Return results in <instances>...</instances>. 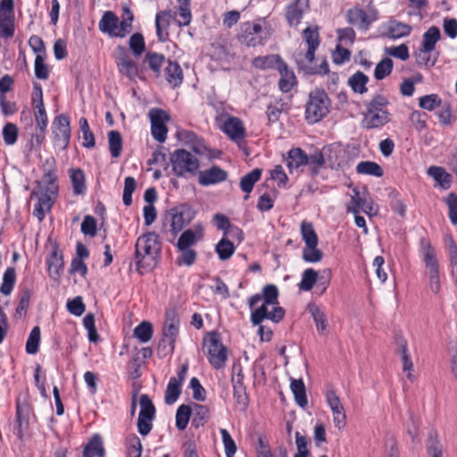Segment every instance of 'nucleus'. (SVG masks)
<instances>
[{
	"label": "nucleus",
	"instance_id": "nucleus-1",
	"mask_svg": "<svg viewBox=\"0 0 457 457\" xmlns=\"http://www.w3.org/2000/svg\"><path fill=\"white\" fill-rule=\"evenodd\" d=\"M46 165H49L43 175V182L46 184L42 187L39 180L36 181L37 190L30 193V197L37 199L33 210V215L37 217L39 222L43 221L46 213L50 212L59 194L58 177L56 175V163L54 157L46 160Z\"/></svg>",
	"mask_w": 457,
	"mask_h": 457
},
{
	"label": "nucleus",
	"instance_id": "nucleus-2",
	"mask_svg": "<svg viewBox=\"0 0 457 457\" xmlns=\"http://www.w3.org/2000/svg\"><path fill=\"white\" fill-rule=\"evenodd\" d=\"M278 287L274 284H267L262 287V294H255L248 299L250 309H253L260 301H263L261 306L251 312L250 320L253 325H260L264 320L278 323L285 318L286 311L281 306L273 307L272 312L268 310L269 305L278 304Z\"/></svg>",
	"mask_w": 457,
	"mask_h": 457
},
{
	"label": "nucleus",
	"instance_id": "nucleus-3",
	"mask_svg": "<svg viewBox=\"0 0 457 457\" xmlns=\"http://www.w3.org/2000/svg\"><path fill=\"white\" fill-rule=\"evenodd\" d=\"M162 252L159 235L148 231L141 235L135 245L134 259L138 273L152 271L157 265Z\"/></svg>",
	"mask_w": 457,
	"mask_h": 457
},
{
	"label": "nucleus",
	"instance_id": "nucleus-4",
	"mask_svg": "<svg viewBox=\"0 0 457 457\" xmlns=\"http://www.w3.org/2000/svg\"><path fill=\"white\" fill-rule=\"evenodd\" d=\"M195 214L196 211L187 203L175 205L162 214V230L166 231L169 224V231L176 237L195 219Z\"/></svg>",
	"mask_w": 457,
	"mask_h": 457
},
{
	"label": "nucleus",
	"instance_id": "nucleus-5",
	"mask_svg": "<svg viewBox=\"0 0 457 457\" xmlns=\"http://www.w3.org/2000/svg\"><path fill=\"white\" fill-rule=\"evenodd\" d=\"M331 101L323 88H315L309 93L305 104L304 118L308 124H315L330 112Z\"/></svg>",
	"mask_w": 457,
	"mask_h": 457
},
{
	"label": "nucleus",
	"instance_id": "nucleus-6",
	"mask_svg": "<svg viewBox=\"0 0 457 457\" xmlns=\"http://www.w3.org/2000/svg\"><path fill=\"white\" fill-rule=\"evenodd\" d=\"M204 345L207 346L206 355L210 365L215 370L223 369L228 358V349L221 342V334L217 330L207 332Z\"/></svg>",
	"mask_w": 457,
	"mask_h": 457
},
{
	"label": "nucleus",
	"instance_id": "nucleus-7",
	"mask_svg": "<svg viewBox=\"0 0 457 457\" xmlns=\"http://www.w3.org/2000/svg\"><path fill=\"white\" fill-rule=\"evenodd\" d=\"M301 235L305 243L303 250V260L309 263L320 262L323 258V253L318 248L319 237L312 222L303 221L301 223Z\"/></svg>",
	"mask_w": 457,
	"mask_h": 457
},
{
	"label": "nucleus",
	"instance_id": "nucleus-8",
	"mask_svg": "<svg viewBox=\"0 0 457 457\" xmlns=\"http://www.w3.org/2000/svg\"><path fill=\"white\" fill-rule=\"evenodd\" d=\"M420 246L423 253V262L428 270L429 288L434 294H438L441 290L439 263L436 256V250L429 240L422 237Z\"/></svg>",
	"mask_w": 457,
	"mask_h": 457
},
{
	"label": "nucleus",
	"instance_id": "nucleus-9",
	"mask_svg": "<svg viewBox=\"0 0 457 457\" xmlns=\"http://www.w3.org/2000/svg\"><path fill=\"white\" fill-rule=\"evenodd\" d=\"M170 163L177 177H184L186 172L195 175L200 167L199 160L185 149L175 150L170 154Z\"/></svg>",
	"mask_w": 457,
	"mask_h": 457
},
{
	"label": "nucleus",
	"instance_id": "nucleus-10",
	"mask_svg": "<svg viewBox=\"0 0 457 457\" xmlns=\"http://www.w3.org/2000/svg\"><path fill=\"white\" fill-rule=\"evenodd\" d=\"M114 61L119 72L130 81L137 78L143 79V71L138 64L130 58L128 49L124 46H117L113 52Z\"/></svg>",
	"mask_w": 457,
	"mask_h": 457
},
{
	"label": "nucleus",
	"instance_id": "nucleus-11",
	"mask_svg": "<svg viewBox=\"0 0 457 457\" xmlns=\"http://www.w3.org/2000/svg\"><path fill=\"white\" fill-rule=\"evenodd\" d=\"M139 405L140 411L137 421V431L142 436H146L153 429L156 409L152 399L145 394L140 395Z\"/></svg>",
	"mask_w": 457,
	"mask_h": 457
},
{
	"label": "nucleus",
	"instance_id": "nucleus-12",
	"mask_svg": "<svg viewBox=\"0 0 457 457\" xmlns=\"http://www.w3.org/2000/svg\"><path fill=\"white\" fill-rule=\"evenodd\" d=\"M52 133L54 145L61 150H66L71 137V120L66 113L55 116L53 121Z\"/></svg>",
	"mask_w": 457,
	"mask_h": 457
},
{
	"label": "nucleus",
	"instance_id": "nucleus-13",
	"mask_svg": "<svg viewBox=\"0 0 457 457\" xmlns=\"http://www.w3.org/2000/svg\"><path fill=\"white\" fill-rule=\"evenodd\" d=\"M262 24L249 21L241 24L240 31L237 35V40L246 47H256L266 45V37H262Z\"/></svg>",
	"mask_w": 457,
	"mask_h": 457
},
{
	"label": "nucleus",
	"instance_id": "nucleus-14",
	"mask_svg": "<svg viewBox=\"0 0 457 457\" xmlns=\"http://www.w3.org/2000/svg\"><path fill=\"white\" fill-rule=\"evenodd\" d=\"M14 0L0 1V36L11 38L14 35Z\"/></svg>",
	"mask_w": 457,
	"mask_h": 457
},
{
	"label": "nucleus",
	"instance_id": "nucleus-15",
	"mask_svg": "<svg viewBox=\"0 0 457 457\" xmlns=\"http://www.w3.org/2000/svg\"><path fill=\"white\" fill-rule=\"evenodd\" d=\"M46 262L49 277L56 285H60L61 277L64 270V257L57 242L53 244L52 250L47 255Z\"/></svg>",
	"mask_w": 457,
	"mask_h": 457
},
{
	"label": "nucleus",
	"instance_id": "nucleus-16",
	"mask_svg": "<svg viewBox=\"0 0 457 457\" xmlns=\"http://www.w3.org/2000/svg\"><path fill=\"white\" fill-rule=\"evenodd\" d=\"M378 19V12L375 8L365 12L360 7L349 9L346 12V20L349 24L359 25L360 29L368 30L371 24Z\"/></svg>",
	"mask_w": 457,
	"mask_h": 457
},
{
	"label": "nucleus",
	"instance_id": "nucleus-17",
	"mask_svg": "<svg viewBox=\"0 0 457 457\" xmlns=\"http://www.w3.org/2000/svg\"><path fill=\"white\" fill-rule=\"evenodd\" d=\"M31 405L29 403H21L16 401L15 420L13 425V433L18 439L23 440L25 433L29 428V414Z\"/></svg>",
	"mask_w": 457,
	"mask_h": 457
},
{
	"label": "nucleus",
	"instance_id": "nucleus-18",
	"mask_svg": "<svg viewBox=\"0 0 457 457\" xmlns=\"http://www.w3.org/2000/svg\"><path fill=\"white\" fill-rule=\"evenodd\" d=\"M308 155L303 149L293 147L282 154V160L286 163L289 173L292 174L296 171L299 174L303 171L302 168L307 164Z\"/></svg>",
	"mask_w": 457,
	"mask_h": 457
},
{
	"label": "nucleus",
	"instance_id": "nucleus-19",
	"mask_svg": "<svg viewBox=\"0 0 457 457\" xmlns=\"http://www.w3.org/2000/svg\"><path fill=\"white\" fill-rule=\"evenodd\" d=\"M326 401L332 411L335 427L338 429L344 428L346 425V415L335 390L327 391Z\"/></svg>",
	"mask_w": 457,
	"mask_h": 457
},
{
	"label": "nucleus",
	"instance_id": "nucleus-20",
	"mask_svg": "<svg viewBox=\"0 0 457 457\" xmlns=\"http://www.w3.org/2000/svg\"><path fill=\"white\" fill-rule=\"evenodd\" d=\"M310 9L309 0H293L285 8V18L288 26L300 24L303 14Z\"/></svg>",
	"mask_w": 457,
	"mask_h": 457
},
{
	"label": "nucleus",
	"instance_id": "nucleus-21",
	"mask_svg": "<svg viewBox=\"0 0 457 457\" xmlns=\"http://www.w3.org/2000/svg\"><path fill=\"white\" fill-rule=\"evenodd\" d=\"M99 30L111 37L123 38L126 35H120V20L112 11L104 12L98 24Z\"/></svg>",
	"mask_w": 457,
	"mask_h": 457
},
{
	"label": "nucleus",
	"instance_id": "nucleus-22",
	"mask_svg": "<svg viewBox=\"0 0 457 457\" xmlns=\"http://www.w3.org/2000/svg\"><path fill=\"white\" fill-rule=\"evenodd\" d=\"M228 172L218 165L198 172V183L203 187L215 185L227 180Z\"/></svg>",
	"mask_w": 457,
	"mask_h": 457
},
{
	"label": "nucleus",
	"instance_id": "nucleus-23",
	"mask_svg": "<svg viewBox=\"0 0 457 457\" xmlns=\"http://www.w3.org/2000/svg\"><path fill=\"white\" fill-rule=\"evenodd\" d=\"M222 131L228 137L240 145V142L245 137V129L242 120L235 116H229L224 122Z\"/></svg>",
	"mask_w": 457,
	"mask_h": 457
},
{
	"label": "nucleus",
	"instance_id": "nucleus-24",
	"mask_svg": "<svg viewBox=\"0 0 457 457\" xmlns=\"http://www.w3.org/2000/svg\"><path fill=\"white\" fill-rule=\"evenodd\" d=\"M179 331V319L176 310H169L165 313V322L162 336L170 338V345L175 344Z\"/></svg>",
	"mask_w": 457,
	"mask_h": 457
},
{
	"label": "nucleus",
	"instance_id": "nucleus-25",
	"mask_svg": "<svg viewBox=\"0 0 457 457\" xmlns=\"http://www.w3.org/2000/svg\"><path fill=\"white\" fill-rule=\"evenodd\" d=\"M390 116L391 113L387 110L382 111V112H374L370 113L366 111L361 126L366 129L382 128L390 121Z\"/></svg>",
	"mask_w": 457,
	"mask_h": 457
},
{
	"label": "nucleus",
	"instance_id": "nucleus-26",
	"mask_svg": "<svg viewBox=\"0 0 457 457\" xmlns=\"http://www.w3.org/2000/svg\"><path fill=\"white\" fill-rule=\"evenodd\" d=\"M306 309L314 320L318 334L320 336L328 335V321L325 312L314 303H310Z\"/></svg>",
	"mask_w": 457,
	"mask_h": 457
},
{
	"label": "nucleus",
	"instance_id": "nucleus-27",
	"mask_svg": "<svg viewBox=\"0 0 457 457\" xmlns=\"http://www.w3.org/2000/svg\"><path fill=\"white\" fill-rule=\"evenodd\" d=\"M280 74L278 80V88L283 93L290 92L293 87L297 84V79L293 70L289 69L287 63L285 62L280 68H278Z\"/></svg>",
	"mask_w": 457,
	"mask_h": 457
},
{
	"label": "nucleus",
	"instance_id": "nucleus-28",
	"mask_svg": "<svg viewBox=\"0 0 457 457\" xmlns=\"http://www.w3.org/2000/svg\"><path fill=\"white\" fill-rule=\"evenodd\" d=\"M209 56L212 61L220 63H230L234 59L235 54L231 53L230 46L228 45L214 42L211 44V52Z\"/></svg>",
	"mask_w": 457,
	"mask_h": 457
},
{
	"label": "nucleus",
	"instance_id": "nucleus-29",
	"mask_svg": "<svg viewBox=\"0 0 457 457\" xmlns=\"http://www.w3.org/2000/svg\"><path fill=\"white\" fill-rule=\"evenodd\" d=\"M285 62L279 54H267L265 56L254 57L252 61V65L258 70L265 71L273 69L278 71V68Z\"/></svg>",
	"mask_w": 457,
	"mask_h": 457
},
{
	"label": "nucleus",
	"instance_id": "nucleus-30",
	"mask_svg": "<svg viewBox=\"0 0 457 457\" xmlns=\"http://www.w3.org/2000/svg\"><path fill=\"white\" fill-rule=\"evenodd\" d=\"M164 75L167 82L173 87H179L183 82V71L177 61L167 60Z\"/></svg>",
	"mask_w": 457,
	"mask_h": 457
},
{
	"label": "nucleus",
	"instance_id": "nucleus-31",
	"mask_svg": "<svg viewBox=\"0 0 457 457\" xmlns=\"http://www.w3.org/2000/svg\"><path fill=\"white\" fill-rule=\"evenodd\" d=\"M296 68L299 72H303L304 76L313 75H328L330 73L328 62L324 59L319 66H311L305 63L302 59L296 60Z\"/></svg>",
	"mask_w": 457,
	"mask_h": 457
},
{
	"label": "nucleus",
	"instance_id": "nucleus-32",
	"mask_svg": "<svg viewBox=\"0 0 457 457\" xmlns=\"http://www.w3.org/2000/svg\"><path fill=\"white\" fill-rule=\"evenodd\" d=\"M428 174L445 190L452 186L453 177L445 168L440 166H430Z\"/></svg>",
	"mask_w": 457,
	"mask_h": 457
},
{
	"label": "nucleus",
	"instance_id": "nucleus-33",
	"mask_svg": "<svg viewBox=\"0 0 457 457\" xmlns=\"http://www.w3.org/2000/svg\"><path fill=\"white\" fill-rule=\"evenodd\" d=\"M104 455L102 437L99 434H95L84 447L83 457H104Z\"/></svg>",
	"mask_w": 457,
	"mask_h": 457
},
{
	"label": "nucleus",
	"instance_id": "nucleus-34",
	"mask_svg": "<svg viewBox=\"0 0 457 457\" xmlns=\"http://www.w3.org/2000/svg\"><path fill=\"white\" fill-rule=\"evenodd\" d=\"M74 195H84L87 190L85 172L80 168L69 170Z\"/></svg>",
	"mask_w": 457,
	"mask_h": 457
},
{
	"label": "nucleus",
	"instance_id": "nucleus-35",
	"mask_svg": "<svg viewBox=\"0 0 457 457\" xmlns=\"http://www.w3.org/2000/svg\"><path fill=\"white\" fill-rule=\"evenodd\" d=\"M195 412H192L193 418L191 421V428L195 429L204 427L210 420V409L206 405L193 403Z\"/></svg>",
	"mask_w": 457,
	"mask_h": 457
},
{
	"label": "nucleus",
	"instance_id": "nucleus-36",
	"mask_svg": "<svg viewBox=\"0 0 457 457\" xmlns=\"http://www.w3.org/2000/svg\"><path fill=\"white\" fill-rule=\"evenodd\" d=\"M290 389L298 406L301 408H305L308 404V398L303 380L302 378H291Z\"/></svg>",
	"mask_w": 457,
	"mask_h": 457
},
{
	"label": "nucleus",
	"instance_id": "nucleus-37",
	"mask_svg": "<svg viewBox=\"0 0 457 457\" xmlns=\"http://www.w3.org/2000/svg\"><path fill=\"white\" fill-rule=\"evenodd\" d=\"M262 173V169L255 168L246 175L243 176L239 182L240 189L245 194H250L253 189L254 184L260 180ZM244 198L246 200L248 198V195Z\"/></svg>",
	"mask_w": 457,
	"mask_h": 457
},
{
	"label": "nucleus",
	"instance_id": "nucleus-38",
	"mask_svg": "<svg viewBox=\"0 0 457 457\" xmlns=\"http://www.w3.org/2000/svg\"><path fill=\"white\" fill-rule=\"evenodd\" d=\"M441 38V32L438 27L432 26L430 27L424 34L423 39L420 46L422 52H432L436 43Z\"/></svg>",
	"mask_w": 457,
	"mask_h": 457
},
{
	"label": "nucleus",
	"instance_id": "nucleus-39",
	"mask_svg": "<svg viewBox=\"0 0 457 457\" xmlns=\"http://www.w3.org/2000/svg\"><path fill=\"white\" fill-rule=\"evenodd\" d=\"M369 77L361 71H357L348 79V86L357 94L362 95L368 91Z\"/></svg>",
	"mask_w": 457,
	"mask_h": 457
},
{
	"label": "nucleus",
	"instance_id": "nucleus-40",
	"mask_svg": "<svg viewBox=\"0 0 457 457\" xmlns=\"http://www.w3.org/2000/svg\"><path fill=\"white\" fill-rule=\"evenodd\" d=\"M325 163L326 160L323 153L320 150H316L313 154H309L306 164V166H308L309 175L312 179L316 178L320 171V168L323 167Z\"/></svg>",
	"mask_w": 457,
	"mask_h": 457
},
{
	"label": "nucleus",
	"instance_id": "nucleus-41",
	"mask_svg": "<svg viewBox=\"0 0 457 457\" xmlns=\"http://www.w3.org/2000/svg\"><path fill=\"white\" fill-rule=\"evenodd\" d=\"M165 62L167 61L164 54L153 51L146 52L144 59V62L148 64L149 69L154 73L156 78L160 77L162 67Z\"/></svg>",
	"mask_w": 457,
	"mask_h": 457
},
{
	"label": "nucleus",
	"instance_id": "nucleus-42",
	"mask_svg": "<svg viewBox=\"0 0 457 457\" xmlns=\"http://www.w3.org/2000/svg\"><path fill=\"white\" fill-rule=\"evenodd\" d=\"M356 172L358 174L370 175L377 178H381L384 175L382 167L371 161L360 162L356 166Z\"/></svg>",
	"mask_w": 457,
	"mask_h": 457
},
{
	"label": "nucleus",
	"instance_id": "nucleus-43",
	"mask_svg": "<svg viewBox=\"0 0 457 457\" xmlns=\"http://www.w3.org/2000/svg\"><path fill=\"white\" fill-rule=\"evenodd\" d=\"M153 324L147 320L140 322L133 330V337L143 344L149 342L153 337Z\"/></svg>",
	"mask_w": 457,
	"mask_h": 457
},
{
	"label": "nucleus",
	"instance_id": "nucleus-44",
	"mask_svg": "<svg viewBox=\"0 0 457 457\" xmlns=\"http://www.w3.org/2000/svg\"><path fill=\"white\" fill-rule=\"evenodd\" d=\"M236 251V246L229 239L222 237L215 245V252L220 261H227L231 258Z\"/></svg>",
	"mask_w": 457,
	"mask_h": 457
},
{
	"label": "nucleus",
	"instance_id": "nucleus-45",
	"mask_svg": "<svg viewBox=\"0 0 457 457\" xmlns=\"http://www.w3.org/2000/svg\"><path fill=\"white\" fill-rule=\"evenodd\" d=\"M181 392L182 385L179 384V381L175 380V377H171L165 390V403L168 405L173 404L180 396Z\"/></svg>",
	"mask_w": 457,
	"mask_h": 457
},
{
	"label": "nucleus",
	"instance_id": "nucleus-46",
	"mask_svg": "<svg viewBox=\"0 0 457 457\" xmlns=\"http://www.w3.org/2000/svg\"><path fill=\"white\" fill-rule=\"evenodd\" d=\"M192 416V407L188 404H181L176 411V428L179 431H183L187 428L190 418Z\"/></svg>",
	"mask_w": 457,
	"mask_h": 457
},
{
	"label": "nucleus",
	"instance_id": "nucleus-47",
	"mask_svg": "<svg viewBox=\"0 0 457 457\" xmlns=\"http://www.w3.org/2000/svg\"><path fill=\"white\" fill-rule=\"evenodd\" d=\"M16 283V270L14 267H8L3 275V281L0 286V293L9 295L13 290Z\"/></svg>",
	"mask_w": 457,
	"mask_h": 457
},
{
	"label": "nucleus",
	"instance_id": "nucleus-48",
	"mask_svg": "<svg viewBox=\"0 0 457 457\" xmlns=\"http://www.w3.org/2000/svg\"><path fill=\"white\" fill-rule=\"evenodd\" d=\"M129 49L136 58L141 56L145 52V41L142 33L136 32L130 36Z\"/></svg>",
	"mask_w": 457,
	"mask_h": 457
},
{
	"label": "nucleus",
	"instance_id": "nucleus-49",
	"mask_svg": "<svg viewBox=\"0 0 457 457\" xmlns=\"http://www.w3.org/2000/svg\"><path fill=\"white\" fill-rule=\"evenodd\" d=\"M364 194V204H359L355 206H353L349 211L353 214L359 213L360 210H361L364 213L369 215L370 217L375 216L378 213V209L373 211V200L370 196V194L368 191L366 187H363Z\"/></svg>",
	"mask_w": 457,
	"mask_h": 457
},
{
	"label": "nucleus",
	"instance_id": "nucleus-50",
	"mask_svg": "<svg viewBox=\"0 0 457 457\" xmlns=\"http://www.w3.org/2000/svg\"><path fill=\"white\" fill-rule=\"evenodd\" d=\"M318 280L319 272L312 268H308L303 272L302 279L298 284V287L300 290L304 292L311 291Z\"/></svg>",
	"mask_w": 457,
	"mask_h": 457
},
{
	"label": "nucleus",
	"instance_id": "nucleus-51",
	"mask_svg": "<svg viewBox=\"0 0 457 457\" xmlns=\"http://www.w3.org/2000/svg\"><path fill=\"white\" fill-rule=\"evenodd\" d=\"M412 28L409 24L401 21H392L388 27L387 37L390 38H400L409 36Z\"/></svg>",
	"mask_w": 457,
	"mask_h": 457
},
{
	"label": "nucleus",
	"instance_id": "nucleus-52",
	"mask_svg": "<svg viewBox=\"0 0 457 457\" xmlns=\"http://www.w3.org/2000/svg\"><path fill=\"white\" fill-rule=\"evenodd\" d=\"M108 144L112 157H119L121 154L123 144L121 134L117 130L109 131Z\"/></svg>",
	"mask_w": 457,
	"mask_h": 457
},
{
	"label": "nucleus",
	"instance_id": "nucleus-53",
	"mask_svg": "<svg viewBox=\"0 0 457 457\" xmlns=\"http://www.w3.org/2000/svg\"><path fill=\"white\" fill-rule=\"evenodd\" d=\"M40 328L35 326L28 337L26 342L25 350L28 354H36L39 351L40 338H41Z\"/></svg>",
	"mask_w": 457,
	"mask_h": 457
},
{
	"label": "nucleus",
	"instance_id": "nucleus-54",
	"mask_svg": "<svg viewBox=\"0 0 457 457\" xmlns=\"http://www.w3.org/2000/svg\"><path fill=\"white\" fill-rule=\"evenodd\" d=\"M394 68V62L389 57L383 58L378 62L374 70V78L377 80H382L389 76Z\"/></svg>",
	"mask_w": 457,
	"mask_h": 457
},
{
	"label": "nucleus",
	"instance_id": "nucleus-55",
	"mask_svg": "<svg viewBox=\"0 0 457 457\" xmlns=\"http://www.w3.org/2000/svg\"><path fill=\"white\" fill-rule=\"evenodd\" d=\"M134 14L128 4L122 5L121 21H120V35H128L132 30Z\"/></svg>",
	"mask_w": 457,
	"mask_h": 457
},
{
	"label": "nucleus",
	"instance_id": "nucleus-56",
	"mask_svg": "<svg viewBox=\"0 0 457 457\" xmlns=\"http://www.w3.org/2000/svg\"><path fill=\"white\" fill-rule=\"evenodd\" d=\"M388 104L387 97L382 94H376L370 102L365 104L368 113L374 112H382V111L386 110V107Z\"/></svg>",
	"mask_w": 457,
	"mask_h": 457
},
{
	"label": "nucleus",
	"instance_id": "nucleus-57",
	"mask_svg": "<svg viewBox=\"0 0 457 457\" xmlns=\"http://www.w3.org/2000/svg\"><path fill=\"white\" fill-rule=\"evenodd\" d=\"M79 129L83 134L84 142L82 143L83 147L92 148L96 145L95 135L89 128L87 118L81 117L79 120Z\"/></svg>",
	"mask_w": 457,
	"mask_h": 457
},
{
	"label": "nucleus",
	"instance_id": "nucleus-58",
	"mask_svg": "<svg viewBox=\"0 0 457 457\" xmlns=\"http://www.w3.org/2000/svg\"><path fill=\"white\" fill-rule=\"evenodd\" d=\"M443 104L441 97L437 94L426 95L419 98V106L421 109L432 112Z\"/></svg>",
	"mask_w": 457,
	"mask_h": 457
},
{
	"label": "nucleus",
	"instance_id": "nucleus-59",
	"mask_svg": "<svg viewBox=\"0 0 457 457\" xmlns=\"http://www.w3.org/2000/svg\"><path fill=\"white\" fill-rule=\"evenodd\" d=\"M320 28L318 26H308L303 32V37L308 47H319L320 44V37L319 33Z\"/></svg>",
	"mask_w": 457,
	"mask_h": 457
},
{
	"label": "nucleus",
	"instance_id": "nucleus-60",
	"mask_svg": "<svg viewBox=\"0 0 457 457\" xmlns=\"http://www.w3.org/2000/svg\"><path fill=\"white\" fill-rule=\"evenodd\" d=\"M177 249L181 253V254L177 257L175 262L178 266L186 265L187 267H190L196 262L197 252L195 249Z\"/></svg>",
	"mask_w": 457,
	"mask_h": 457
},
{
	"label": "nucleus",
	"instance_id": "nucleus-61",
	"mask_svg": "<svg viewBox=\"0 0 457 457\" xmlns=\"http://www.w3.org/2000/svg\"><path fill=\"white\" fill-rule=\"evenodd\" d=\"M197 241L199 240L192 228H187L181 233L175 245L177 248L187 249L191 248Z\"/></svg>",
	"mask_w": 457,
	"mask_h": 457
},
{
	"label": "nucleus",
	"instance_id": "nucleus-62",
	"mask_svg": "<svg viewBox=\"0 0 457 457\" xmlns=\"http://www.w3.org/2000/svg\"><path fill=\"white\" fill-rule=\"evenodd\" d=\"M2 134L4 143L8 145H12L18 139V127L14 123L7 122L3 128Z\"/></svg>",
	"mask_w": 457,
	"mask_h": 457
},
{
	"label": "nucleus",
	"instance_id": "nucleus-63",
	"mask_svg": "<svg viewBox=\"0 0 457 457\" xmlns=\"http://www.w3.org/2000/svg\"><path fill=\"white\" fill-rule=\"evenodd\" d=\"M80 231L85 236L94 237L97 234V220L91 215H86L81 222Z\"/></svg>",
	"mask_w": 457,
	"mask_h": 457
},
{
	"label": "nucleus",
	"instance_id": "nucleus-64",
	"mask_svg": "<svg viewBox=\"0 0 457 457\" xmlns=\"http://www.w3.org/2000/svg\"><path fill=\"white\" fill-rule=\"evenodd\" d=\"M448 207V218L453 225H457V194L451 192L445 198Z\"/></svg>",
	"mask_w": 457,
	"mask_h": 457
}]
</instances>
